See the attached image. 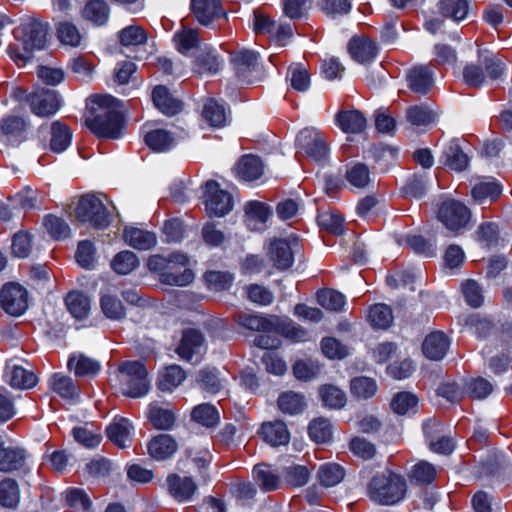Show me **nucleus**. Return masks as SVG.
<instances>
[{
	"mask_svg": "<svg viewBox=\"0 0 512 512\" xmlns=\"http://www.w3.org/2000/svg\"><path fill=\"white\" fill-rule=\"evenodd\" d=\"M197 382L203 390L212 394L218 393L225 387V380L220 377L216 369H201L198 373Z\"/></svg>",
	"mask_w": 512,
	"mask_h": 512,
	"instance_id": "a18cd8bd",
	"label": "nucleus"
},
{
	"mask_svg": "<svg viewBox=\"0 0 512 512\" xmlns=\"http://www.w3.org/2000/svg\"><path fill=\"white\" fill-rule=\"evenodd\" d=\"M192 419L203 426L213 427L219 422V413L217 409L210 404H200L192 411Z\"/></svg>",
	"mask_w": 512,
	"mask_h": 512,
	"instance_id": "e2e57ef3",
	"label": "nucleus"
},
{
	"mask_svg": "<svg viewBox=\"0 0 512 512\" xmlns=\"http://www.w3.org/2000/svg\"><path fill=\"white\" fill-rule=\"evenodd\" d=\"M67 505L74 512H92V502L87 493L81 488H68L64 492Z\"/></svg>",
	"mask_w": 512,
	"mask_h": 512,
	"instance_id": "37998d69",
	"label": "nucleus"
},
{
	"mask_svg": "<svg viewBox=\"0 0 512 512\" xmlns=\"http://www.w3.org/2000/svg\"><path fill=\"white\" fill-rule=\"evenodd\" d=\"M271 211L261 202H249L245 207V222L253 230H259L268 221Z\"/></svg>",
	"mask_w": 512,
	"mask_h": 512,
	"instance_id": "72a5a7b5",
	"label": "nucleus"
},
{
	"mask_svg": "<svg viewBox=\"0 0 512 512\" xmlns=\"http://www.w3.org/2000/svg\"><path fill=\"white\" fill-rule=\"evenodd\" d=\"M298 249L299 241L294 235L287 238H274L267 244L266 256L275 269L285 271L293 265L294 254Z\"/></svg>",
	"mask_w": 512,
	"mask_h": 512,
	"instance_id": "0eeeda50",
	"label": "nucleus"
},
{
	"mask_svg": "<svg viewBox=\"0 0 512 512\" xmlns=\"http://www.w3.org/2000/svg\"><path fill=\"white\" fill-rule=\"evenodd\" d=\"M126 243L138 250H149L156 245V236L152 232L139 228H126L124 230Z\"/></svg>",
	"mask_w": 512,
	"mask_h": 512,
	"instance_id": "c9c22d12",
	"label": "nucleus"
},
{
	"mask_svg": "<svg viewBox=\"0 0 512 512\" xmlns=\"http://www.w3.org/2000/svg\"><path fill=\"white\" fill-rule=\"evenodd\" d=\"M319 394L323 404L329 408L340 409L346 404V394L334 385H323L319 388Z\"/></svg>",
	"mask_w": 512,
	"mask_h": 512,
	"instance_id": "8fccbe9b",
	"label": "nucleus"
},
{
	"mask_svg": "<svg viewBox=\"0 0 512 512\" xmlns=\"http://www.w3.org/2000/svg\"><path fill=\"white\" fill-rule=\"evenodd\" d=\"M133 425L127 418L115 417L107 426L106 434L109 440L119 448L128 447L132 441Z\"/></svg>",
	"mask_w": 512,
	"mask_h": 512,
	"instance_id": "aec40b11",
	"label": "nucleus"
},
{
	"mask_svg": "<svg viewBox=\"0 0 512 512\" xmlns=\"http://www.w3.org/2000/svg\"><path fill=\"white\" fill-rule=\"evenodd\" d=\"M501 192V186L496 181H481L473 187L472 196L481 202L487 199L494 200L500 196Z\"/></svg>",
	"mask_w": 512,
	"mask_h": 512,
	"instance_id": "774afa93",
	"label": "nucleus"
},
{
	"mask_svg": "<svg viewBox=\"0 0 512 512\" xmlns=\"http://www.w3.org/2000/svg\"><path fill=\"white\" fill-rule=\"evenodd\" d=\"M423 431L428 442L429 448L440 454H449L454 449L453 441L445 436H439L441 432L440 425L435 420H428L423 424Z\"/></svg>",
	"mask_w": 512,
	"mask_h": 512,
	"instance_id": "6ab92c4d",
	"label": "nucleus"
},
{
	"mask_svg": "<svg viewBox=\"0 0 512 512\" xmlns=\"http://www.w3.org/2000/svg\"><path fill=\"white\" fill-rule=\"evenodd\" d=\"M52 387L64 399L74 401L79 396L78 388L68 376L56 374L53 377Z\"/></svg>",
	"mask_w": 512,
	"mask_h": 512,
	"instance_id": "052dcab7",
	"label": "nucleus"
},
{
	"mask_svg": "<svg viewBox=\"0 0 512 512\" xmlns=\"http://www.w3.org/2000/svg\"><path fill=\"white\" fill-rule=\"evenodd\" d=\"M310 438L316 443H327L332 438V425L326 418H317L308 427Z\"/></svg>",
	"mask_w": 512,
	"mask_h": 512,
	"instance_id": "5fc2aeb1",
	"label": "nucleus"
},
{
	"mask_svg": "<svg viewBox=\"0 0 512 512\" xmlns=\"http://www.w3.org/2000/svg\"><path fill=\"white\" fill-rule=\"evenodd\" d=\"M189 259L185 254L173 253L168 258L160 255L149 257L147 266L157 272L162 283L171 286H186L193 282L194 273L187 266Z\"/></svg>",
	"mask_w": 512,
	"mask_h": 512,
	"instance_id": "f03ea898",
	"label": "nucleus"
},
{
	"mask_svg": "<svg viewBox=\"0 0 512 512\" xmlns=\"http://www.w3.org/2000/svg\"><path fill=\"white\" fill-rule=\"evenodd\" d=\"M67 365L69 370L73 371L76 376L91 377L96 375L101 369V365L97 360L81 353L72 355Z\"/></svg>",
	"mask_w": 512,
	"mask_h": 512,
	"instance_id": "f704fd0d",
	"label": "nucleus"
},
{
	"mask_svg": "<svg viewBox=\"0 0 512 512\" xmlns=\"http://www.w3.org/2000/svg\"><path fill=\"white\" fill-rule=\"evenodd\" d=\"M468 11L469 5L467 0H439L435 11L437 16L427 19L425 28L435 34L441 29L443 19L459 22L467 17Z\"/></svg>",
	"mask_w": 512,
	"mask_h": 512,
	"instance_id": "6e6552de",
	"label": "nucleus"
},
{
	"mask_svg": "<svg viewBox=\"0 0 512 512\" xmlns=\"http://www.w3.org/2000/svg\"><path fill=\"white\" fill-rule=\"evenodd\" d=\"M450 342L443 332H432L424 339L422 350L430 360H441L447 353Z\"/></svg>",
	"mask_w": 512,
	"mask_h": 512,
	"instance_id": "5701e85b",
	"label": "nucleus"
},
{
	"mask_svg": "<svg viewBox=\"0 0 512 512\" xmlns=\"http://www.w3.org/2000/svg\"><path fill=\"white\" fill-rule=\"evenodd\" d=\"M115 381L119 391L131 398L143 397L149 390L147 371L139 361H126L120 364Z\"/></svg>",
	"mask_w": 512,
	"mask_h": 512,
	"instance_id": "7ed1b4c3",
	"label": "nucleus"
},
{
	"mask_svg": "<svg viewBox=\"0 0 512 512\" xmlns=\"http://www.w3.org/2000/svg\"><path fill=\"white\" fill-rule=\"evenodd\" d=\"M38 80L48 86H57L65 79V72L62 67L52 63L39 64L36 69Z\"/></svg>",
	"mask_w": 512,
	"mask_h": 512,
	"instance_id": "49530a36",
	"label": "nucleus"
},
{
	"mask_svg": "<svg viewBox=\"0 0 512 512\" xmlns=\"http://www.w3.org/2000/svg\"><path fill=\"white\" fill-rule=\"evenodd\" d=\"M146 145L155 152H166L172 149L176 143L173 132L163 128H155L147 131L144 136Z\"/></svg>",
	"mask_w": 512,
	"mask_h": 512,
	"instance_id": "b1692460",
	"label": "nucleus"
},
{
	"mask_svg": "<svg viewBox=\"0 0 512 512\" xmlns=\"http://www.w3.org/2000/svg\"><path fill=\"white\" fill-rule=\"evenodd\" d=\"M109 13V7L105 1L90 0L86 3L82 11V16L92 24L101 26L107 22Z\"/></svg>",
	"mask_w": 512,
	"mask_h": 512,
	"instance_id": "ea45409f",
	"label": "nucleus"
},
{
	"mask_svg": "<svg viewBox=\"0 0 512 512\" xmlns=\"http://www.w3.org/2000/svg\"><path fill=\"white\" fill-rule=\"evenodd\" d=\"M418 398L410 392H400L396 394L391 401L392 410L399 414L405 415L416 412Z\"/></svg>",
	"mask_w": 512,
	"mask_h": 512,
	"instance_id": "bf43d9fd",
	"label": "nucleus"
},
{
	"mask_svg": "<svg viewBox=\"0 0 512 512\" xmlns=\"http://www.w3.org/2000/svg\"><path fill=\"white\" fill-rule=\"evenodd\" d=\"M263 163L261 159L254 155L243 156L235 167L236 175L243 181H254L263 174Z\"/></svg>",
	"mask_w": 512,
	"mask_h": 512,
	"instance_id": "c85d7f7f",
	"label": "nucleus"
},
{
	"mask_svg": "<svg viewBox=\"0 0 512 512\" xmlns=\"http://www.w3.org/2000/svg\"><path fill=\"white\" fill-rule=\"evenodd\" d=\"M298 147L316 162L327 158L329 150L321 133L315 128H305L296 138Z\"/></svg>",
	"mask_w": 512,
	"mask_h": 512,
	"instance_id": "dca6fc26",
	"label": "nucleus"
},
{
	"mask_svg": "<svg viewBox=\"0 0 512 512\" xmlns=\"http://www.w3.org/2000/svg\"><path fill=\"white\" fill-rule=\"evenodd\" d=\"M29 127L28 117L24 118L20 115H7L0 120V132L7 137L9 141H18L26 138Z\"/></svg>",
	"mask_w": 512,
	"mask_h": 512,
	"instance_id": "4be33fe9",
	"label": "nucleus"
},
{
	"mask_svg": "<svg viewBox=\"0 0 512 512\" xmlns=\"http://www.w3.org/2000/svg\"><path fill=\"white\" fill-rule=\"evenodd\" d=\"M118 38L123 46H138L147 41V34L142 27L130 25L119 32Z\"/></svg>",
	"mask_w": 512,
	"mask_h": 512,
	"instance_id": "69168bd1",
	"label": "nucleus"
},
{
	"mask_svg": "<svg viewBox=\"0 0 512 512\" xmlns=\"http://www.w3.org/2000/svg\"><path fill=\"white\" fill-rule=\"evenodd\" d=\"M167 487L170 495L178 502L189 501L197 490V485L191 477L170 474L167 477Z\"/></svg>",
	"mask_w": 512,
	"mask_h": 512,
	"instance_id": "412c9836",
	"label": "nucleus"
},
{
	"mask_svg": "<svg viewBox=\"0 0 512 512\" xmlns=\"http://www.w3.org/2000/svg\"><path fill=\"white\" fill-rule=\"evenodd\" d=\"M317 301L323 308L335 312L341 311L346 304L345 296L332 289L320 290L317 293Z\"/></svg>",
	"mask_w": 512,
	"mask_h": 512,
	"instance_id": "603ef678",
	"label": "nucleus"
},
{
	"mask_svg": "<svg viewBox=\"0 0 512 512\" xmlns=\"http://www.w3.org/2000/svg\"><path fill=\"white\" fill-rule=\"evenodd\" d=\"M351 57L361 63L373 61L378 53L376 43L367 38H353L348 45Z\"/></svg>",
	"mask_w": 512,
	"mask_h": 512,
	"instance_id": "cd10ccee",
	"label": "nucleus"
},
{
	"mask_svg": "<svg viewBox=\"0 0 512 512\" xmlns=\"http://www.w3.org/2000/svg\"><path fill=\"white\" fill-rule=\"evenodd\" d=\"M409 88L419 94H426L433 86L432 71L427 66H415L407 73Z\"/></svg>",
	"mask_w": 512,
	"mask_h": 512,
	"instance_id": "393cba45",
	"label": "nucleus"
},
{
	"mask_svg": "<svg viewBox=\"0 0 512 512\" xmlns=\"http://www.w3.org/2000/svg\"><path fill=\"white\" fill-rule=\"evenodd\" d=\"M6 377L13 388L29 389L32 386V373L20 365H8Z\"/></svg>",
	"mask_w": 512,
	"mask_h": 512,
	"instance_id": "864d4df0",
	"label": "nucleus"
},
{
	"mask_svg": "<svg viewBox=\"0 0 512 512\" xmlns=\"http://www.w3.org/2000/svg\"><path fill=\"white\" fill-rule=\"evenodd\" d=\"M368 319L374 328L387 329L393 322V313L386 304H375L369 309Z\"/></svg>",
	"mask_w": 512,
	"mask_h": 512,
	"instance_id": "09e8293b",
	"label": "nucleus"
},
{
	"mask_svg": "<svg viewBox=\"0 0 512 512\" xmlns=\"http://www.w3.org/2000/svg\"><path fill=\"white\" fill-rule=\"evenodd\" d=\"M438 219L453 235H458L467 226L470 211L462 202L446 199L439 206Z\"/></svg>",
	"mask_w": 512,
	"mask_h": 512,
	"instance_id": "1a4fd4ad",
	"label": "nucleus"
},
{
	"mask_svg": "<svg viewBox=\"0 0 512 512\" xmlns=\"http://www.w3.org/2000/svg\"><path fill=\"white\" fill-rule=\"evenodd\" d=\"M335 122L345 133H361L366 127V119L358 110L339 111L335 116Z\"/></svg>",
	"mask_w": 512,
	"mask_h": 512,
	"instance_id": "7c9ffc66",
	"label": "nucleus"
},
{
	"mask_svg": "<svg viewBox=\"0 0 512 512\" xmlns=\"http://www.w3.org/2000/svg\"><path fill=\"white\" fill-rule=\"evenodd\" d=\"M149 455L156 460L171 457L178 449L176 441L168 434H160L148 443Z\"/></svg>",
	"mask_w": 512,
	"mask_h": 512,
	"instance_id": "c756f323",
	"label": "nucleus"
},
{
	"mask_svg": "<svg viewBox=\"0 0 512 512\" xmlns=\"http://www.w3.org/2000/svg\"><path fill=\"white\" fill-rule=\"evenodd\" d=\"M151 97L155 107L165 115H175L182 109L181 102L173 98L165 86H156Z\"/></svg>",
	"mask_w": 512,
	"mask_h": 512,
	"instance_id": "bb28decb",
	"label": "nucleus"
},
{
	"mask_svg": "<svg viewBox=\"0 0 512 512\" xmlns=\"http://www.w3.org/2000/svg\"><path fill=\"white\" fill-rule=\"evenodd\" d=\"M443 164L455 171H462L468 165V158L461 150L457 142L451 141L444 148L442 155Z\"/></svg>",
	"mask_w": 512,
	"mask_h": 512,
	"instance_id": "58836bf2",
	"label": "nucleus"
},
{
	"mask_svg": "<svg viewBox=\"0 0 512 512\" xmlns=\"http://www.w3.org/2000/svg\"><path fill=\"white\" fill-rule=\"evenodd\" d=\"M237 322L242 327L258 332H273L277 316L263 317L256 314L241 313Z\"/></svg>",
	"mask_w": 512,
	"mask_h": 512,
	"instance_id": "473e14b6",
	"label": "nucleus"
},
{
	"mask_svg": "<svg viewBox=\"0 0 512 512\" xmlns=\"http://www.w3.org/2000/svg\"><path fill=\"white\" fill-rule=\"evenodd\" d=\"M57 37L63 45L78 47L81 44L82 35L78 28L71 22L63 21L57 25Z\"/></svg>",
	"mask_w": 512,
	"mask_h": 512,
	"instance_id": "13d9d810",
	"label": "nucleus"
},
{
	"mask_svg": "<svg viewBox=\"0 0 512 512\" xmlns=\"http://www.w3.org/2000/svg\"><path fill=\"white\" fill-rule=\"evenodd\" d=\"M253 478L264 492L274 491L280 486V477L267 465H256L253 469Z\"/></svg>",
	"mask_w": 512,
	"mask_h": 512,
	"instance_id": "79ce46f5",
	"label": "nucleus"
},
{
	"mask_svg": "<svg viewBox=\"0 0 512 512\" xmlns=\"http://www.w3.org/2000/svg\"><path fill=\"white\" fill-rule=\"evenodd\" d=\"M175 351L181 360L196 365L202 361L207 344L200 331L187 329L183 332Z\"/></svg>",
	"mask_w": 512,
	"mask_h": 512,
	"instance_id": "f8f14e48",
	"label": "nucleus"
},
{
	"mask_svg": "<svg viewBox=\"0 0 512 512\" xmlns=\"http://www.w3.org/2000/svg\"><path fill=\"white\" fill-rule=\"evenodd\" d=\"M261 435L264 441L273 447L287 445L290 441V433L282 421L263 423Z\"/></svg>",
	"mask_w": 512,
	"mask_h": 512,
	"instance_id": "a878e982",
	"label": "nucleus"
},
{
	"mask_svg": "<svg viewBox=\"0 0 512 512\" xmlns=\"http://www.w3.org/2000/svg\"><path fill=\"white\" fill-rule=\"evenodd\" d=\"M37 136L44 149L49 147L52 151L60 153L70 146L72 132L66 124L54 121L50 125L40 126Z\"/></svg>",
	"mask_w": 512,
	"mask_h": 512,
	"instance_id": "9d476101",
	"label": "nucleus"
},
{
	"mask_svg": "<svg viewBox=\"0 0 512 512\" xmlns=\"http://www.w3.org/2000/svg\"><path fill=\"white\" fill-rule=\"evenodd\" d=\"M14 40L8 48L11 59L19 66H25L32 57V23L30 20L14 29Z\"/></svg>",
	"mask_w": 512,
	"mask_h": 512,
	"instance_id": "ddd939ff",
	"label": "nucleus"
},
{
	"mask_svg": "<svg viewBox=\"0 0 512 512\" xmlns=\"http://www.w3.org/2000/svg\"><path fill=\"white\" fill-rule=\"evenodd\" d=\"M61 107L58 93L52 89L34 92V114L39 117L54 115Z\"/></svg>",
	"mask_w": 512,
	"mask_h": 512,
	"instance_id": "a211bd4d",
	"label": "nucleus"
},
{
	"mask_svg": "<svg viewBox=\"0 0 512 512\" xmlns=\"http://www.w3.org/2000/svg\"><path fill=\"white\" fill-rule=\"evenodd\" d=\"M100 306L103 314L111 320H120L126 315V309L123 303L117 295L110 290L101 292Z\"/></svg>",
	"mask_w": 512,
	"mask_h": 512,
	"instance_id": "e433bc0d",
	"label": "nucleus"
},
{
	"mask_svg": "<svg viewBox=\"0 0 512 512\" xmlns=\"http://www.w3.org/2000/svg\"><path fill=\"white\" fill-rule=\"evenodd\" d=\"M119 108L118 100L111 95L93 96L86 126L100 138H119L122 127Z\"/></svg>",
	"mask_w": 512,
	"mask_h": 512,
	"instance_id": "f257e3e1",
	"label": "nucleus"
},
{
	"mask_svg": "<svg viewBox=\"0 0 512 512\" xmlns=\"http://www.w3.org/2000/svg\"><path fill=\"white\" fill-rule=\"evenodd\" d=\"M306 406L304 396L296 392H285L278 398V407L290 415L301 413Z\"/></svg>",
	"mask_w": 512,
	"mask_h": 512,
	"instance_id": "de8ad7c7",
	"label": "nucleus"
},
{
	"mask_svg": "<svg viewBox=\"0 0 512 512\" xmlns=\"http://www.w3.org/2000/svg\"><path fill=\"white\" fill-rule=\"evenodd\" d=\"M173 40L177 50L186 54L198 46L199 35L196 29H182L174 34Z\"/></svg>",
	"mask_w": 512,
	"mask_h": 512,
	"instance_id": "680f3d73",
	"label": "nucleus"
},
{
	"mask_svg": "<svg viewBox=\"0 0 512 512\" xmlns=\"http://www.w3.org/2000/svg\"><path fill=\"white\" fill-rule=\"evenodd\" d=\"M273 332L281 334L294 342L306 341L308 336L305 329L288 318L277 317V324L274 326Z\"/></svg>",
	"mask_w": 512,
	"mask_h": 512,
	"instance_id": "c03bdc74",
	"label": "nucleus"
},
{
	"mask_svg": "<svg viewBox=\"0 0 512 512\" xmlns=\"http://www.w3.org/2000/svg\"><path fill=\"white\" fill-rule=\"evenodd\" d=\"M27 454L25 451L6 441L0 435V471L13 472L21 469L26 462Z\"/></svg>",
	"mask_w": 512,
	"mask_h": 512,
	"instance_id": "f3484780",
	"label": "nucleus"
},
{
	"mask_svg": "<svg viewBox=\"0 0 512 512\" xmlns=\"http://www.w3.org/2000/svg\"><path fill=\"white\" fill-rule=\"evenodd\" d=\"M205 211L210 217H223L233 208L231 194L220 188L219 183L210 180L204 186Z\"/></svg>",
	"mask_w": 512,
	"mask_h": 512,
	"instance_id": "9b49d317",
	"label": "nucleus"
},
{
	"mask_svg": "<svg viewBox=\"0 0 512 512\" xmlns=\"http://www.w3.org/2000/svg\"><path fill=\"white\" fill-rule=\"evenodd\" d=\"M406 119L414 126H426L434 121L435 114L426 105H414L407 109Z\"/></svg>",
	"mask_w": 512,
	"mask_h": 512,
	"instance_id": "4d7b16f0",
	"label": "nucleus"
},
{
	"mask_svg": "<svg viewBox=\"0 0 512 512\" xmlns=\"http://www.w3.org/2000/svg\"><path fill=\"white\" fill-rule=\"evenodd\" d=\"M190 10L199 24L209 28L220 19H227L222 0H190Z\"/></svg>",
	"mask_w": 512,
	"mask_h": 512,
	"instance_id": "2eb2a0df",
	"label": "nucleus"
},
{
	"mask_svg": "<svg viewBox=\"0 0 512 512\" xmlns=\"http://www.w3.org/2000/svg\"><path fill=\"white\" fill-rule=\"evenodd\" d=\"M351 393L358 399H368L375 395L377 384L369 377H356L351 380Z\"/></svg>",
	"mask_w": 512,
	"mask_h": 512,
	"instance_id": "0e129e2a",
	"label": "nucleus"
},
{
	"mask_svg": "<svg viewBox=\"0 0 512 512\" xmlns=\"http://www.w3.org/2000/svg\"><path fill=\"white\" fill-rule=\"evenodd\" d=\"M0 305L12 316L22 315L28 309L27 290L17 283H6L0 290Z\"/></svg>",
	"mask_w": 512,
	"mask_h": 512,
	"instance_id": "4468645a",
	"label": "nucleus"
},
{
	"mask_svg": "<svg viewBox=\"0 0 512 512\" xmlns=\"http://www.w3.org/2000/svg\"><path fill=\"white\" fill-rule=\"evenodd\" d=\"M202 117L211 127L215 128L224 127L228 121L226 109L214 99L205 102Z\"/></svg>",
	"mask_w": 512,
	"mask_h": 512,
	"instance_id": "4c0bfd02",
	"label": "nucleus"
},
{
	"mask_svg": "<svg viewBox=\"0 0 512 512\" xmlns=\"http://www.w3.org/2000/svg\"><path fill=\"white\" fill-rule=\"evenodd\" d=\"M369 493L374 501L384 505H393L404 498L406 482L400 475L386 471L372 479Z\"/></svg>",
	"mask_w": 512,
	"mask_h": 512,
	"instance_id": "39448f33",
	"label": "nucleus"
},
{
	"mask_svg": "<svg viewBox=\"0 0 512 512\" xmlns=\"http://www.w3.org/2000/svg\"><path fill=\"white\" fill-rule=\"evenodd\" d=\"M507 71L506 64L498 57L479 56L477 62L469 63L463 68V81L473 88H480L489 80L500 79Z\"/></svg>",
	"mask_w": 512,
	"mask_h": 512,
	"instance_id": "20e7f679",
	"label": "nucleus"
},
{
	"mask_svg": "<svg viewBox=\"0 0 512 512\" xmlns=\"http://www.w3.org/2000/svg\"><path fill=\"white\" fill-rule=\"evenodd\" d=\"M103 194L88 193L80 197L75 209V217L83 223H91L96 228L109 225V212L104 205Z\"/></svg>",
	"mask_w": 512,
	"mask_h": 512,
	"instance_id": "423d86ee",
	"label": "nucleus"
},
{
	"mask_svg": "<svg viewBox=\"0 0 512 512\" xmlns=\"http://www.w3.org/2000/svg\"><path fill=\"white\" fill-rule=\"evenodd\" d=\"M68 311L76 319H84L90 311V299L87 295L79 291L68 293L65 298Z\"/></svg>",
	"mask_w": 512,
	"mask_h": 512,
	"instance_id": "a19ab883",
	"label": "nucleus"
},
{
	"mask_svg": "<svg viewBox=\"0 0 512 512\" xmlns=\"http://www.w3.org/2000/svg\"><path fill=\"white\" fill-rule=\"evenodd\" d=\"M492 391L493 384L483 377L471 378L466 382V393L473 399H485Z\"/></svg>",
	"mask_w": 512,
	"mask_h": 512,
	"instance_id": "338daca9",
	"label": "nucleus"
},
{
	"mask_svg": "<svg viewBox=\"0 0 512 512\" xmlns=\"http://www.w3.org/2000/svg\"><path fill=\"white\" fill-rule=\"evenodd\" d=\"M19 502V488L15 480L5 478L0 482V505L14 508Z\"/></svg>",
	"mask_w": 512,
	"mask_h": 512,
	"instance_id": "6e6d98bb",
	"label": "nucleus"
},
{
	"mask_svg": "<svg viewBox=\"0 0 512 512\" xmlns=\"http://www.w3.org/2000/svg\"><path fill=\"white\" fill-rule=\"evenodd\" d=\"M318 479L325 487H332L339 484L345 475L344 469L336 463H326L318 470Z\"/></svg>",
	"mask_w": 512,
	"mask_h": 512,
	"instance_id": "3c124183",
	"label": "nucleus"
},
{
	"mask_svg": "<svg viewBox=\"0 0 512 512\" xmlns=\"http://www.w3.org/2000/svg\"><path fill=\"white\" fill-rule=\"evenodd\" d=\"M222 65L223 60L219 58L216 50L208 48L196 57L193 69L199 75L216 74Z\"/></svg>",
	"mask_w": 512,
	"mask_h": 512,
	"instance_id": "2f4dec72",
	"label": "nucleus"
}]
</instances>
